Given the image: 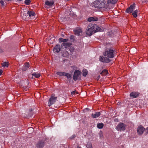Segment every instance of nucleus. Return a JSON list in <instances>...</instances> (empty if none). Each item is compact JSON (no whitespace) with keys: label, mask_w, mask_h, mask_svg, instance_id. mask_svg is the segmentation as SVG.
Returning <instances> with one entry per match:
<instances>
[{"label":"nucleus","mask_w":148,"mask_h":148,"mask_svg":"<svg viewBox=\"0 0 148 148\" xmlns=\"http://www.w3.org/2000/svg\"><path fill=\"white\" fill-rule=\"evenodd\" d=\"M102 29L97 25L90 24L88 26L86 33L88 35L91 36L93 33L102 31Z\"/></svg>","instance_id":"f257e3e1"},{"label":"nucleus","mask_w":148,"mask_h":148,"mask_svg":"<svg viewBox=\"0 0 148 148\" xmlns=\"http://www.w3.org/2000/svg\"><path fill=\"white\" fill-rule=\"evenodd\" d=\"M106 1L104 0L102 1L99 0H96L94 1L93 3V6L95 8H108L107 5L105 4Z\"/></svg>","instance_id":"f03ea898"},{"label":"nucleus","mask_w":148,"mask_h":148,"mask_svg":"<svg viewBox=\"0 0 148 148\" xmlns=\"http://www.w3.org/2000/svg\"><path fill=\"white\" fill-rule=\"evenodd\" d=\"M82 72L78 70H75L73 75V79L75 81L77 80H81V74Z\"/></svg>","instance_id":"7ed1b4c3"},{"label":"nucleus","mask_w":148,"mask_h":148,"mask_svg":"<svg viewBox=\"0 0 148 148\" xmlns=\"http://www.w3.org/2000/svg\"><path fill=\"white\" fill-rule=\"evenodd\" d=\"M113 52V50L109 49L103 53V55L105 56H107L108 58H113L114 56Z\"/></svg>","instance_id":"20e7f679"},{"label":"nucleus","mask_w":148,"mask_h":148,"mask_svg":"<svg viewBox=\"0 0 148 148\" xmlns=\"http://www.w3.org/2000/svg\"><path fill=\"white\" fill-rule=\"evenodd\" d=\"M88 21L89 22L103 21V19L101 17H97L96 16L91 17L88 18Z\"/></svg>","instance_id":"39448f33"},{"label":"nucleus","mask_w":148,"mask_h":148,"mask_svg":"<svg viewBox=\"0 0 148 148\" xmlns=\"http://www.w3.org/2000/svg\"><path fill=\"white\" fill-rule=\"evenodd\" d=\"M57 97H54L53 94H52L49 101L48 106H50L54 104L57 100Z\"/></svg>","instance_id":"423d86ee"},{"label":"nucleus","mask_w":148,"mask_h":148,"mask_svg":"<svg viewBox=\"0 0 148 148\" xmlns=\"http://www.w3.org/2000/svg\"><path fill=\"white\" fill-rule=\"evenodd\" d=\"M116 129L118 131H123L125 129V125L123 123H121L117 126Z\"/></svg>","instance_id":"0eeeda50"},{"label":"nucleus","mask_w":148,"mask_h":148,"mask_svg":"<svg viewBox=\"0 0 148 148\" xmlns=\"http://www.w3.org/2000/svg\"><path fill=\"white\" fill-rule=\"evenodd\" d=\"M135 6V4L131 5L129 7L127 8L126 9V12L128 13H131L133 11Z\"/></svg>","instance_id":"6e6552de"},{"label":"nucleus","mask_w":148,"mask_h":148,"mask_svg":"<svg viewBox=\"0 0 148 148\" xmlns=\"http://www.w3.org/2000/svg\"><path fill=\"white\" fill-rule=\"evenodd\" d=\"M62 45H56L53 48V51L54 53H58L60 50L61 47H62Z\"/></svg>","instance_id":"1a4fd4ad"},{"label":"nucleus","mask_w":148,"mask_h":148,"mask_svg":"<svg viewBox=\"0 0 148 148\" xmlns=\"http://www.w3.org/2000/svg\"><path fill=\"white\" fill-rule=\"evenodd\" d=\"M100 60L103 62L108 63L110 62L111 60L107 57L103 56H100L99 58Z\"/></svg>","instance_id":"9d476101"},{"label":"nucleus","mask_w":148,"mask_h":148,"mask_svg":"<svg viewBox=\"0 0 148 148\" xmlns=\"http://www.w3.org/2000/svg\"><path fill=\"white\" fill-rule=\"evenodd\" d=\"M145 129L142 126H139L137 128V132L138 134L141 135L144 132Z\"/></svg>","instance_id":"9b49d317"},{"label":"nucleus","mask_w":148,"mask_h":148,"mask_svg":"<svg viewBox=\"0 0 148 148\" xmlns=\"http://www.w3.org/2000/svg\"><path fill=\"white\" fill-rule=\"evenodd\" d=\"M74 32L75 35L79 36L81 34L82 30L80 28H77L74 30Z\"/></svg>","instance_id":"f8f14e48"},{"label":"nucleus","mask_w":148,"mask_h":148,"mask_svg":"<svg viewBox=\"0 0 148 148\" xmlns=\"http://www.w3.org/2000/svg\"><path fill=\"white\" fill-rule=\"evenodd\" d=\"M27 13V16H28L30 18H34L35 13L34 12L28 11Z\"/></svg>","instance_id":"ddd939ff"},{"label":"nucleus","mask_w":148,"mask_h":148,"mask_svg":"<svg viewBox=\"0 0 148 148\" xmlns=\"http://www.w3.org/2000/svg\"><path fill=\"white\" fill-rule=\"evenodd\" d=\"M44 146V143L43 140H41L38 142L36 147L38 148H42Z\"/></svg>","instance_id":"4468645a"},{"label":"nucleus","mask_w":148,"mask_h":148,"mask_svg":"<svg viewBox=\"0 0 148 148\" xmlns=\"http://www.w3.org/2000/svg\"><path fill=\"white\" fill-rule=\"evenodd\" d=\"M54 2L53 0H47L45 2V4L49 6H51L54 4Z\"/></svg>","instance_id":"2eb2a0df"},{"label":"nucleus","mask_w":148,"mask_h":148,"mask_svg":"<svg viewBox=\"0 0 148 148\" xmlns=\"http://www.w3.org/2000/svg\"><path fill=\"white\" fill-rule=\"evenodd\" d=\"M27 13L25 12H21V16L22 17V19L23 20H26L27 19Z\"/></svg>","instance_id":"dca6fc26"},{"label":"nucleus","mask_w":148,"mask_h":148,"mask_svg":"<svg viewBox=\"0 0 148 148\" xmlns=\"http://www.w3.org/2000/svg\"><path fill=\"white\" fill-rule=\"evenodd\" d=\"M139 94L138 92H132L130 94V96L133 98L137 97L138 96Z\"/></svg>","instance_id":"f3484780"},{"label":"nucleus","mask_w":148,"mask_h":148,"mask_svg":"<svg viewBox=\"0 0 148 148\" xmlns=\"http://www.w3.org/2000/svg\"><path fill=\"white\" fill-rule=\"evenodd\" d=\"M101 115L100 113L99 112H96L95 114H92L91 116L93 118H96L99 116Z\"/></svg>","instance_id":"a211bd4d"},{"label":"nucleus","mask_w":148,"mask_h":148,"mask_svg":"<svg viewBox=\"0 0 148 148\" xmlns=\"http://www.w3.org/2000/svg\"><path fill=\"white\" fill-rule=\"evenodd\" d=\"M118 0H108L107 3L108 4L111 3L112 4H115L116 3Z\"/></svg>","instance_id":"6ab92c4d"},{"label":"nucleus","mask_w":148,"mask_h":148,"mask_svg":"<svg viewBox=\"0 0 148 148\" xmlns=\"http://www.w3.org/2000/svg\"><path fill=\"white\" fill-rule=\"evenodd\" d=\"M72 44L70 42H66V43H62V46H64L66 48L67 47H69L72 45Z\"/></svg>","instance_id":"aec40b11"},{"label":"nucleus","mask_w":148,"mask_h":148,"mask_svg":"<svg viewBox=\"0 0 148 148\" xmlns=\"http://www.w3.org/2000/svg\"><path fill=\"white\" fill-rule=\"evenodd\" d=\"M59 42H63V43H66L69 41V40L67 39H63L62 38H60L59 39Z\"/></svg>","instance_id":"412c9836"},{"label":"nucleus","mask_w":148,"mask_h":148,"mask_svg":"<svg viewBox=\"0 0 148 148\" xmlns=\"http://www.w3.org/2000/svg\"><path fill=\"white\" fill-rule=\"evenodd\" d=\"M116 30H114V31H112L111 32H108V34L109 35V36H112L113 34H114L116 33Z\"/></svg>","instance_id":"4be33fe9"},{"label":"nucleus","mask_w":148,"mask_h":148,"mask_svg":"<svg viewBox=\"0 0 148 148\" xmlns=\"http://www.w3.org/2000/svg\"><path fill=\"white\" fill-rule=\"evenodd\" d=\"M70 8V13L69 14L70 16H71L73 17H75L76 16L75 14L74 13V12L71 11L72 10V8Z\"/></svg>","instance_id":"5701e85b"},{"label":"nucleus","mask_w":148,"mask_h":148,"mask_svg":"<svg viewBox=\"0 0 148 148\" xmlns=\"http://www.w3.org/2000/svg\"><path fill=\"white\" fill-rule=\"evenodd\" d=\"M82 75L83 76L86 77L88 74V71L86 69H84L82 71Z\"/></svg>","instance_id":"b1692460"},{"label":"nucleus","mask_w":148,"mask_h":148,"mask_svg":"<svg viewBox=\"0 0 148 148\" xmlns=\"http://www.w3.org/2000/svg\"><path fill=\"white\" fill-rule=\"evenodd\" d=\"M103 126V124L102 123H99L97 124V127L99 129L102 128Z\"/></svg>","instance_id":"393cba45"},{"label":"nucleus","mask_w":148,"mask_h":148,"mask_svg":"<svg viewBox=\"0 0 148 148\" xmlns=\"http://www.w3.org/2000/svg\"><path fill=\"white\" fill-rule=\"evenodd\" d=\"M108 73L107 71L106 70H104L100 73V74L103 75H106Z\"/></svg>","instance_id":"a878e982"},{"label":"nucleus","mask_w":148,"mask_h":148,"mask_svg":"<svg viewBox=\"0 0 148 148\" xmlns=\"http://www.w3.org/2000/svg\"><path fill=\"white\" fill-rule=\"evenodd\" d=\"M32 75L34 76L35 77L38 78L40 76V74L39 73H34L32 74Z\"/></svg>","instance_id":"bb28decb"},{"label":"nucleus","mask_w":148,"mask_h":148,"mask_svg":"<svg viewBox=\"0 0 148 148\" xmlns=\"http://www.w3.org/2000/svg\"><path fill=\"white\" fill-rule=\"evenodd\" d=\"M65 72H58L56 74L59 75L64 76V74Z\"/></svg>","instance_id":"cd10ccee"},{"label":"nucleus","mask_w":148,"mask_h":148,"mask_svg":"<svg viewBox=\"0 0 148 148\" xmlns=\"http://www.w3.org/2000/svg\"><path fill=\"white\" fill-rule=\"evenodd\" d=\"M71 74H69V73H65L64 76H66V77H67L68 79H69L71 78Z\"/></svg>","instance_id":"c85d7f7f"},{"label":"nucleus","mask_w":148,"mask_h":148,"mask_svg":"<svg viewBox=\"0 0 148 148\" xmlns=\"http://www.w3.org/2000/svg\"><path fill=\"white\" fill-rule=\"evenodd\" d=\"M138 11L137 10H135L134 12L133 11L132 15L134 17H136L137 16V12Z\"/></svg>","instance_id":"c756f323"},{"label":"nucleus","mask_w":148,"mask_h":148,"mask_svg":"<svg viewBox=\"0 0 148 148\" xmlns=\"http://www.w3.org/2000/svg\"><path fill=\"white\" fill-rule=\"evenodd\" d=\"M2 65L3 66H8V62H5L2 64Z\"/></svg>","instance_id":"7c9ffc66"},{"label":"nucleus","mask_w":148,"mask_h":148,"mask_svg":"<svg viewBox=\"0 0 148 148\" xmlns=\"http://www.w3.org/2000/svg\"><path fill=\"white\" fill-rule=\"evenodd\" d=\"M54 38L52 37L50 38V40L49 41H50L49 42L51 44H52L54 42Z\"/></svg>","instance_id":"2f4dec72"},{"label":"nucleus","mask_w":148,"mask_h":148,"mask_svg":"<svg viewBox=\"0 0 148 148\" xmlns=\"http://www.w3.org/2000/svg\"><path fill=\"white\" fill-rule=\"evenodd\" d=\"M30 2V0H25V3L27 5H29Z\"/></svg>","instance_id":"473e14b6"},{"label":"nucleus","mask_w":148,"mask_h":148,"mask_svg":"<svg viewBox=\"0 0 148 148\" xmlns=\"http://www.w3.org/2000/svg\"><path fill=\"white\" fill-rule=\"evenodd\" d=\"M70 39L72 41H74V36L71 35L70 36Z\"/></svg>","instance_id":"72a5a7b5"},{"label":"nucleus","mask_w":148,"mask_h":148,"mask_svg":"<svg viewBox=\"0 0 148 148\" xmlns=\"http://www.w3.org/2000/svg\"><path fill=\"white\" fill-rule=\"evenodd\" d=\"M28 68H27V67H26V66H23L22 68V70L23 71H26Z\"/></svg>","instance_id":"f704fd0d"},{"label":"nucleus","mask_w":148,"mask_h":148,"mask_svg":"<svg viewBox=\"0 0 148 148\" xmlns=\"http://www.w3.org/2000/svg\"><path fill=\"white\" fill-rule=\"evenodd\" d=\"M75 93L77 94L78 92L75 91H73L71 92V94L72 95H74Z\"/></svg>","instance_id":"c9c22d12"},{"label":"nucleus","mask_w":148,"mask_h":148,"mask_svg":"<svg viewBox=\"0 0 148 148\" xmlns=\"http://www.w3.org/2000/svg\"><path fill=\"white\" fill-rule=\"evenodd\" d=\"M0 3L1 4L2 6H3L4 5V3L3 1H0Z\"/></svg>","instance_id":"e433bc0d"},{"label":"nucleus","mask_w":148,"mask_h":148,"mask_svg":"<svg viewBox=\"0 0 148 148\" xmlns=\"http://www.w3.org/2000/svg\"><path fill=\"white\" fill-rule=\"evenodd\" d=\"M75 137V134H73L70 137V139H73Z\"/></svg>","instance_id":"4c0bfd02"},{"label":"nucleus","mask_w":148,"mask_h":148,"mask_svg":"<svg viewBox=\"0 0 148 148\" xmlns=\"http://www.w3.org/2000/svg\"><path fill=\"white\" fill-rule=\"evenodd\" d=\"M24 66H26V67H27V68H28L29 67V63H27L25 64Z\"/></svg>","instance_id":"58836bf2"},{"label":"nucleus","mask_w":148,"mask_h":148,"mask_svg":"<svg viewBox=\"0 0 148 148\" xmlns=\"http://www.w3.org/2000/svg\"><path fill=\"white\" fill-rule=\"evenodd\" d=\"M87 148H92V146L90 144H88L87 145Z\"/></svg>","instance_id":"ea45409f"},{"label":"nucleus","mask_w":148,"mask_h":148,"mask_svg":"<svg viewBox=\"0 0 148 148\" xmlns=\"http://www.w3.org/2000/svg\"><path fill=\"white\" fill-rule=\"evenodd\" d=\"M3 52V50L0 47V53H1Z\"/></svg>","instance_id":"a19ab883"},{"label":"nucleus","mask_w":148,"mask_h":148,"mask_svg":"<svg viewBox=\"0 0 148 148\" xmlns=\"http://www.w3.org/2000/svg\"><path fill=\"white\" fill-rule=\"evenodd\" d=\"M99 135H100V138H101L103 137V135L101 132H100V133H99Z\"/></svg>","instance_id":"79ce46f5"},{"label":"nucleus","mask_w":148,"mask_h":148,"mask_svg":"<svg viewBox=\"0 0 148 148\" xmlns=\"http://www.w3.org/2000/svg\"><path fill=\"white\" fill-rule=\"evenodd\" d=\"M32 130V131H33V128L32 127H30V128H29L28 129V131H29V130Z\"/></svg>","instance_id":"37998d69"},{"label":"nucleus","mask_w":148,"mask_h":148,"mask_svg":"<svg viewBox=\"0 0 148 148\" xmlns=\"http://www.w3.org/2000/svg\"><path fill=\"white\" fill-rule=\"evenodd\" d=\"M25 90H27V89H28V88L26 87V86H25L23 88Z\"/></svg>","instance_id":"c03bdc74"},{"label":"nucleus","mask_w":148,"mask_h":148,"mask_svg":"<svg viewBox=\"0 0 148 148\" xmlns=\"http://www.w3.org/2000/svg\"><path fill=\"white\" fill-rule=\"evenodd\" d=\"M3 73V71L2 70L0 69V75H1Z\"/></svg>","instance_id":"a18cd8bd"},{"label":"nucleus","mask_w":148,"mask_h":148,"mask_svg":"<svg viewBox=\"0 0 148 148\" xmlns=\"http://www.w3.org/2000/svg\"><path fill=\"white\" fill-rule=\"evenodd\" d=\"M100 78V76L99 75L96 78V79H97V80H99V78Z\"/></svg>","instance_id":"49530a36"},{"label":"nucleus","mask_w":148,"mask_h":148,"mask_svg":"<svg viewBox=\"0 0 148 148\" xmlns=\"http://www.w3.org/2000/svg\"><path fill=\"white\" fill-rule=\"evenodd\" d=\"M33 110V109L32 108H30L29 109V111L30 112L32 111Z\"/></svg>","instance_id":"de8ad7c7"},{"label":"nucleus","mask_w":148,"mask_h":148,"mask_svg":"<svg viewBox=\"0 0 148 148\" xmlns=\"http://www.w3.org/2000/svg\"><path fill=\"white\" fill-rule=\"evenodd\" d=\"M77 148H81L80 147H77Z\"/></svg>","instance_id":"09e8293b"},{"label":"nucleus","mask_w":148,"mask_h":148,"mask_svg":"<svg viewBox=\"0 0 148 148\" xmlns=\"http://www.w3.org/2000/svg\"><path fill=\"white\" fill-rule=\"evenodd\" d=\"M147 130H148V127L147 128Z\"/></svg>","instance_id":"8fccbe9b"},{"label":"nucleus","mask_w":148,"mask_h":148,"mask_svg":"<svg viewBox=\"0 0 148 148\" xmlns=\"http://www.w3.org/2000/svg\"><path fill=\"white\" fill-rule=\"evenodd\" d=\"M7 47L9 48V47H8V46H7Z\"/></svg>","instance_id":"3c124183"},{"label":"nucleus","mask_w":148,"mask_h":148,"mask_svg":"<svg viewBox=\"0 0 148 148\" xmlns=\"http://www.w3.org/2000/svg\"><path fill=\"white\" fill-rule=\"evenodd\" d=\"M146 1H148V0H146Z\"/></svg>","instance_id":"603ef678"}]
</instances>
